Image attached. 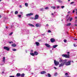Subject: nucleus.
Returning a JSON list of instances; mask_svg holds the SVG:
<instances>
[{"mask_svg":"<svg viewBox=\"0 0 77 77\" xmlns=\"http://www.w3.org/2000/svg\"><path fill=\"white\" fill-rule=\"evenodd\" d=\"M17 77H20V76H21V74L18 73L16 75Z\"/></svg>","mask_w":77,"mask_h":77,"instance_id":"1a4fd4ad","label":"nucleus"},{"mask_svg":"<svg viewBox=\"0 0 77 77\" xmlns=\"http://www.w3.org/2000/svg\"><path fill=\"white\" fill-rule=\"evenodd\" d=\"M75 26H77V24H75Z\"/></svg>","mask_w":77,"mask_h":77,"instance_id":"864d4df0","label":"nucleus"},{"mask_svg":"<svg viewBox=\"0 0 77 77\" xmlns=\"http://www.w3.org/2000/svg\"><path fill=\"white\" fill-rule=\"evenodd\" d=\"M45 73H46L45 71H43L41 72V74H45Z\"/></svg>","mask_w":77,"mask_h":77,"instance_id":"ddd939ff","label":"nucleus"},{"mask_svg":"<svg viewBox=\"0 0 77 77\" xmlns=\"http://www.w3.org/2000/svg\"><path fill=\"white\" fill-rule=\"evenodd\" d=\"M67 54H69V52H67Z\"/></svg>","mask_w":77,"mask_h":77,"instance_id":"4d7b16f0","label":"nucleus"},{"mask_svg":"<svg viewBox=\"0 0 77 77\" xmlns=\"http://www.w3.org/2000/svg\"><path fill=\"white\" fill-rule=\"evenodd\" d=\"M38 52L36 51H35L34 52V54L35 55H38Z\"/></svg>","mask_w":77,"mask_h":77,"instance_id":"f3484780","label":"nucleus"},{"mask_svg":"<svg viewBox=\"0 0 77 77\" xmlns=\"http://www.w3.org/2000/svg\"><path fill=\"white\" fill-rule=\"evenodd\" d=\"M20 14H23V12H20Z\"/></svg>","mask_w":77,"mask_h":77,"instance_id":"0e129e2a","label":"nucleus"},{"mask_svg":"<svg viewBox=\"0 0 77 77\" xmlns=\"http://www.w3.org/2000/svg\"><path fill=\"white\" fill-rule=\"evenodd\" d=\"M45 9H48V7H46V8H45Z\"/></svg>","mask_w":77,"mask_h":77,"instance_id":"72a5a7b5","label":"nucleus"},{"mask_svg":"<svg viewBox=\"0 0 77 77\" xmlns=\"http://www.w3.org/2000/svg\"><path fill=\"white\" fill-rule=\"evenodd\" d=\"M75 23H77V20H75Z\"/></svg>","mask_w":77,"mask_h":77,"instance_id":"ea45409f","label":"nucleus"},{"mask_svg":"<svg viewBox=\"0 0 77 77\" xmlns=\"http://www.w3.org/2000/svg\"><path fill=\"white\" fill-rule=\"evenodd\" d=\"M2 74L4 73V72H2Z\"/></svg>","mask_w":77,"mask_h":77,"instance_id":"e2e57ef3","label":"nucleus"},{"mask_svg":"<svg viewBox=\"0 0 77 77\" xmlns=\"http://www.w3.org/2000/svg\"><path fill=\"white\" fill-rule=\"evenodd\" d=\"M59 62L60 63L59 65V67L63 66L65 64L66 66L70 65L71 62V61H69L66 62H67V60L66 59L63 60L60 58H59Z\"/></svg>","mask_w":77,"mask_h":77,"instance_id":"f257e3e1","label":"nucleus"},{"mask_svg":"<svg viewBox=\"0 0 77 77\" xmlns=\"http://www.w3.org/2000/svg\"><path fill=\"white\" fill-rule=\"evenodd\" d=\"M65 8V6H61V8L62 9H63Z\"/></svg>","mask_w":77,"mask_h":77,"instance_id":"f704fd0d","label":"nucleus"},{"mask_svg":"<svg viewBox=\"0 0 77 77\" xmlns=\"http://www.w3.org/2000/svg\"><path fill=\"white\" fill-rule=\"evenodd\" d=\"M18 17H19L20 18L21 17V15H18Z\"/></svg>","mask_w":77,"mask_h":77,"instance_id":"4c0bfd02","label":"nucleus"},{"mask_svg":"<svg viewBox=\"0 0 77 77\" xmlns=\"http://www.w3.org/2000/svg\"><path fill=\"white\" fill-rule=\"evenodd\" d=\"M72 12H73V13H74V12H75V11H74V10H73Z\"/></svg>","mask_w":77,"mask_h":77,"instance_id":"3c124183","label":"nucleus"},{"mask_svg":"<svg viewBox=\"0 0 77 77\" xmlns=\"http://www.w3.org/2000/svg\"><path fill=\"white\" fill-rule=\"evenodd\" d=\"M39 18V15H38L36 14L35 16V17L34 18L35 20H38Z\"/></svg>","mask_w":77,"mask_h":77,"instance_id":"20e7f679","label":"nucleus"},{"mask_svg":"<svg viewBox=\"0 0 77 77\" xmlns=\"http://www.w3.org/2000/svg\"><path fill=\"white\" fill-rule=\"evenodd\" d=\"M40 11H44V8H40Z\"/></svg>","mask_w":77,"mask_h":77,"instance_id":"6ab92c4d","label":"nucleus"},{"mask_svg":"<svg viewBox=\"0 0 77 77\" xmlns=\"http://www.w3.org/2000/svg\"><path fill=\"white\" fill-rule=\"evenodd\" d=\"M33 15V14L32 13H29V15L30 16H32V15Z\"/></svg>","mask_w":77,"mask_h":77,"instance_id":"c85d7f7f","label":"nucleus"},{"mask_svg":"<svg viewBox=\"0 0 77 77\" xmlns=\"http://www.w3.org/2000/svg\"><path fill=\"white\" fill-rule=\"evenodd\" d=\"M33 50H31V52H33Z\"/></svg>","mask_w":77,"mask_h":77,"instance_id":"8fccbe9b","label":"nucleus"},{"mask_svg":"<svg viewBox=\"0 0 77 77\" xmlns=\"http://www.w3.org/2000/svg\"><path fill=\"white\" fill-rule=\"evenodd\" d=\"M25 5L26 7H28V3H25Z\"/></svg>","mask_w":77,"mask_h":77,"instance_id":"a211bd4d","label":"nucleus"},{"mask_svg":"<svg viewBox=\"0 0 77 77\" xmlns=\"http://www.w3.org/2000/svg\"><path fill=\"white\" fill-rule=\"evenodd\" d=\"M54 63L55 65H58L59 64V62L57 61H56V60H54Z\"/></svg>","mask_w":77,"mask_h":77,"instance_id":"7ed1b4c3","label":"nucleus"},{"mask_svg":"<svg viewBox=\"0 0 77 77\" xmlns=\"http://www.w3.org/2000/svg\"><path fill=\"white\" fill-rule=\"evenodd\" d=\"M74 5V6H75V5H76L74 4V5Z\"/></svg>","mask_w":77,"mask_h":77,"instance_id":"774afa93","label":"nucleus"},{"mask_svg":"<svg viewBox=\"0 0 77 77\" xmlns=\"http://www.w3.org/2000/svg\"><path fill=\"white\" fill-rule=\"evenodd\" d=\"M31 19H32L33 20H35V18L33 17H30Z\"/></svg>","mask_w":77,"mask_h":77,"instance_id":"c756f323","label":"nucleus"},{"mask_svg":"<svg viewBox=\"0 0 77 77\" xmlns=\"http://www.w3.org/2000/svg\"><path fill=\"white\" fill-rule=\"evenodd\" d=\"M72 20H73V18H72V17L71 18L69 19L70 21H71Z\"/></svg>","mask_w":77,"mask_h":77,"instance_id":"393cba45","label":"nucleus"},{"mask_svg":"<svg viewBox=\"0 0 77 77\" xmlns=\"http://www.w3.org/2000/svg\"><path fill=\"white\" fill-rule=\"evenodd\" d=\"M69 15H67L66 16V18L67 19V18H68V17Z\"/></svg>","mask_w":77,"mask_h":77,"instance_id":"c03bdc74","label":"nucleus"},{"mask_svg":"<svg viewBox=\"0 0 77 77\" xmlns=\"http://www.w3.org/2000/svg\"><path fill=\"white\" fill-rule=\"evenodd\" d=\"M69 13H70V11H68V13L69 14Z\"/></svg>","mask_w":77,"mask_h":77,"instance_id":"052dcab7","label":"nucleus"},{"mask_svg":"<svg viewBox=\"0 0 77 77\" xmlns=\"http://www.w3.org/2000/svg\"><path fill=\"white\" fill-rule=\"evenodd\" d=\"M18 11H16L15 12V14H18Z\"/></svg>","mask_w":77,"mask_h":77,"instance_id":"a878e982","label":"nucleus"},{"mask_svg":"<svg viewBox=\"0 0 77 77\" xmlns=\"http://www.w3.org/2000/svg\"><path fill=\"white\" fill-rule=\"evenodd\" d=\"M71 23H69L67 24L66 26H69L70 25H71Z\"/></svg>","mask_w":77,"mask_h":77,"instance_id":"4be33fe9","label":"nucleus"},{"mask_svg":"<svg viewBox=\"0 0 77 77\" xmlns=\"http://www.w3.org/2000/svg\"><path fill=\"white\" fill-rule=\"evenodd\" d=\"M75 10H76V14H77V9H75Z\"/></svg>","mask_w":77,"mask_h":77,"instance_id":"5fc2aeb1","label":"nucleus"},{"mask_svg":"<svg viewBox=\"0 0 77 77\" xmlns=\"http://www.w3.org/2000/svg\"><path fill=\"white\" fill-rule=\"evenodd\" d=\"M57 2H59V3H61L62 2V1L60 0H57Z\"/></svg>","mask_w":77,"mask_h":77,"instance_id":"412c9836","label":"nucleus"},{"mask_svg":"<svg viewBox=\"0 0 77 77\" xmlns=\"http://www.w3.org/2000/svg\"><path fill=\"white\" fill-rule=\"evenodd\" d=\"M11 46H12V47H16V45L14 43V44H13Z\"/></svg>","mask_w":77,"mask_h":77,"instance_id":"4468645a","label":"nucleus"},{"mask_svg":"<svg viewBox=\"0 0 77 77\" xmlns=\"http://www.w3.org/2000/svg\"><path fill=\"white\" fill-rule=\"evenodd\" d=\"M3 61L4 62H5V57H3Z\"/></svg>","mask_w":77,"mask_h":77,"instance_id":"aec40b11","label":"nucleus"},{"mask_svg":"<svg viewBox=\"0 0 77 77\" xmlns=\"http://www.w3.org/2000/svg\"><path fill=\"white\" fill-rule=\"evenodd\" d=\"M20 8H22V6H21V5H20Z\"/></svg>","mask_w":77,"mask_h":77,"instance_id":"09e8293b","label":"nucleus"},{"mask_svg":"<svg viewBox=\"0 0 77 77\" xmlns=\"http://www.w3.org/2000/svg\"><path fill=\"white\" fill-rule=\"evenodd\" d=\"M28 25L29 26H31V27H35V26H34V25L32 24L29 23V24H28Z\"/></svg>","mask_w":77,"mask_h":77,"instance_id":"9d476101","label":"nucleus"},{"mask_svg":"<svg viewBox=\"0 0 77 77\" xmlns=\"http://www.w3.org/2000/svg\"><path fill=\"white\" fill-rule=\"evenodd\" d=\"M46 26H48V24H47L46 25Z\"/></svg>","mask_w":77,"mask_h":77,"instance_id":"bf43d9fd","label":"nucleus"},{"mask_svg":"<svg viewBox=\"0 0 77 77\" xmlns=\"http://www.w3.org/2000/svg\"><path fill=\"white\" fill-rule=\"evenodd\" d=\"M51 42L53 43L55 42V39L54 38H51Z\"/></svg>","mask_w":77,"mask_h":77,"instance_id":"39448f33","label":"nucleus"},{"mask_svg":"<svg viewBox=\"0 0 77 77\" xmlns=\"http://www.w3.org/2000/svg\"><path fill=\"white\" fill-rule=\"evenodd\" d=\"M13 26V25H11V28H12V26Z\"/></svg>","mask_w":77,"mask_h":77,"instance_id":"a18cd8bd","label":"nucleus"},{"mask_svg":"<svg viewBox=\"0 0 77 77\" xmlns=\"http://www.w3.org/2000/svg\"><path fill=\"white\" fill-rule=\"evenodd\" d=\"M35 44L36 45V46H39V43L36 42H35Z\"/></svg>","mask_w":77,"mask_h":77,"instance_id":"9b49d317","label":"nucleus"},{"mask_svg":"<svg viewBox=\"0 0 77 77\" xmlns=\"http://www.w3.org/2000/svg\"><path fill=\"white\" fill-rule=\"evenodd\" d=\"M62 57H66V58H69V54H62Z\"/></svg>","mask_w":77,"mask_h":77,"instance_id":"f03ea898","label":"nucleus"},{"mask_svg":"<svg viewBox=\"0 0 77 77\" xmlns=\"http://www.w3.org/2000/svg\"><path fill=\"white\" fill-rule=\"evenodd\" d=\"M68 2H70V0H68Z\"/></svg>","mask_w":77,"mask_h":77,"instance_id":"338daca9","label":"nucleus"},{"mask_svg":"<svg viewBox=\"0 0 77 77\" xmlns=\"http://www.w3.org/2000/svg\"><path fill=\"white\" fill-rule=\"evenodd\" d=\"M48 77H51V75H50V74L49 73H48Z\"/></svg>","mask_w":77,"mask_h":77,"instance_id":"b1692460","label":"nucleus"},{"mask_svg":"<svg viewBox=\"0 0 77 77\" xmlns=\"http://www.w3.org/2000/svg\"><path fill=\"white\" fill-rule=\"evenodd\" d=\"M8 42L9 43V44H11V43H13V42Z\"/></svg>","mask_w":77,"mask_h":77,"instance_id":"58836bf2","label":"nucleus"},{"mask_svg":"<svg viewBox=\"0 0 77 77\" xmlns=\"http://www.w3.org/2000/svg\"><path fill=\"white\" fill-rule=\"evenodd\" d=\"M48 32L49 33H51V31H50V30H48Z\"/></svg>","mask_w":77,"mask_h":77,"instance_id":"e433bc0d","label":"nucleus"},{"mask_svg":"<svg viewBox=\"0 0 77 77\" xmlns=\"http://www.w3.org/2000/svg\"><path fill=\"white\" fill-rule=\"evenodd\" d=\"M36 27H39L40 26V24L39 23H37L35 25Z\"/></svg>","mask_w":77,"mask_h":77,"instance_id":"6e6552de","label":"nucleus"},{"mask_svg":"<svg viewBox=\"0 0 77 77\" xmlns=\"http://www.w3.org/2000/svg\"><path fill=\"white\" fill-rule=\"evenodd\" d=\"M4 48L5 49V50H6L7 51H9V48L7 47H4Z\"/></svg>","mask_w":77,"mask_h":77,"instance_id":"423d86ee","label":"nucleus"},{"mask_svg":"<svg viewBox=\"0 0 77 77\" xmlns=\"http://www.w3.org/2000/svg\"><path fill=\"white\" fill-rule=\"evenodd\" d=\"M73 45H74V47H76V46H75V44H73Z\"/></svg>","mask_w":77,"mask_h":77,"instance_id":"a19ab883","label":"nucleus"},{"mask_svg":"<svg viewBox=\"0 0 77 77\" xmlns=\"http://www.w3.org/2000/svg\"><path fill=\"white\" fill-rule=\"evenodd\" d=\"M75 19H76L77 20V17L76 16L75 18Z\"/></svg>","mask_w":77,"mask_h":77,"instance_id":"49530a36","label":"nucleus"},{"mask_svg":"<svg viewBox=\"0 0 77 77\" xmlns=\"http://www.w3.org/2000/svg\"><path fill=\"white\" fill-rule=\"evenodd\" d=\"M24 75H25V74H24V73H23L20 75V76H21V77H23V76H24Z\"/></svg>","mask_w":77,"mask_h":77,"instance_id":"5701e85b","label":"nucleus"},{"mask_svg":"<svg viewBox=\"0 0 77 77\" xmlns=\"http://www.w3.org/2000/svg\"><path fill=\"white\" fill-rule=\"evenodd\" d=\"M51 15H54V14H53V13H51Z\"/></svg>","mask_w":77,"mask_h":77,"instance_id":"603ef678","label":"nucleus"},{"mask_svg":"<svg viewBox=\"0 0 77 77\" xmlns=\"http://www.w3.org/2000/svg\"><path fill=\"white\" fill-rule=\"evenodd\" d=\"M54 74L55 76H57V73L55 72L54 73Z\"/></svg>","mask_w":77,"mask_h":77,"instance_id":"bb28decb","label":"nucleus"},{"mask_svg":"<svg viewBox=\"0 0 77 77\" xmlns=\"http://www.w3.org/2000/svg\"><path fill=\"white\" fill-rule=\"evenodd\" d=\"M16 50L15 49H13V51H16Z\"/></svg>","mask_w":77,"mask_h":77,"instance_id":"473e14b6","label":"nucleus"},{"mask_svg":"<svg viewBox=\"0 0 77 77\" xmlns=\"http://www.w3.org/2000/svg\"><path fill=\"white\" fill-rule=\"evenodd\" d=\"M70 18V17H69V19H68L67 20V21H68V20H69V18Z\"/></svg>","mask_w":77,"mask_h":77,"instance_id":"de8ad7c7","label":"nucleus"},{"mask_svg":"<svg viewBox=\"0 0 77 77\" xmlns=\"http://www.w3.org/2000/svg\"><path fill=\"white\" fill-rule=\"evenodd\" d=\"M72 62V63H74V61H71Z\"/></svg>","mask_w":77,"mask_h":77,"instance_id":"680f3d73","label":"nucleus"},{"mask_svg":"<svg viewBox=\"0 0 77 77\" xmlns=\"http://www.w3.org/2000/svg\"><path fill=\"white\" fill-rule=\"evenodd\" d=\"M26 16H27V17H30V14H26Z\"/></svg>","mask_w":77,"mask_h":77,"instance_id":"cd10ccee","label":"nucleus"},{"mask_svg":"<svg viewBox=\"0 0 77 77\" xmlns=\"http://www.w3.org/2000/svg\"><path fill=\"white\" fill-rule=\"evenodd\" d=\"M51 8L52 9H56V7L54 6H51Z\"/></svg>","mask_w":77,"mask_h":77,"instance_id":"2eb2a0df","label":"nucleus"},{"mask_svg":"<svg viewBox=\"0 0 77 77\" xmlns=\"http://www.w3.org/2000/svg\"><path fill=\"white\" fill-rule=\"evenodd\" d=\"M66 41H67L65 39L64 40V42H66Z\"/></svg>","mask_w":77,"mask_h":77,"instance_id":"c9c22d12","label":"nucleus"},{"mask_svg":"<svg viewBox=\"0 0 77 77\" xmlns=\"http://www.w3.org/2000/svg\"><path fill=\"white\" fill-rule=\"evenodd\" d=\"M30 55H31V56H35V54L33 53H30Z\"/></svg>","mask_w":77,"mask_h":77,"instance_id":"dca6fc26","label":"nucleus"},{"mask_svg":"<svg viewBox=\"0 0 77 77\" xmlns=\"http://www.w3.org/2000/svg\"><path fill=\"white\" fill-rule=\"evenodd\" d=\"M73 3H74V2H72L70 3V5H72V4H73Z\"/></svg>","mask_w":77,"mask_h":77,"instance_id":"2f4dec72","label":"nucleus"},{"mask_svg":"<svg viewBox=\"0 0 77 77\" xmlns=\"http://www.w3.org/2000/svg\"><path fill=\"white\" fill-rule=\"evenodd\" d=\"M26 53H27V51L26 50Z\"/></svg>","mask_w":77,"mask_h":77,"instance_id":"13d9d810","label":"nucleus"},{"mask_svg":"<svg viewBox=\"0 0 77 77\" xmlns=\"http://www.w3.org/2000/svg\"><path fill=\"white\" fill-rule=\"evenodd\" d=\"M12 34H13V32H11L10 33L9 35H12Z\"/></svg>","mask_w":77,"mask_h":77,"instance_id":"7c9ffc66","label":"nucleus"},{"mask_svg":"<svg viewBox=\"0 0 77 77\" xmlns=\"http://www.w3.org/2000/svg\"><path fill=\"white\" fill-rule=\"evenodd\" d=\"M57 9H59V6H57Z\"/></svg>","mask_w":77,"mask_h":77,"instance_id":"79ce46f5","label":"nucleus"},{"mask_svg":"<svg viewBox=\"0 0 77 77\" xmlns=\"http://www.w3.org/2000/svg\"><path fill=\"white\" fill-rule=\"evenodd\" d=\"M74 40H75V41H76V40H77V39H74Z\"/></svg>","mask_w":77,"mask_h":77,"instance_id":"69168bd1","label":"nucleus"},{"mask_svg":"<svg viewBox=\"0 0 77 77\" xmlns=\"http://www.w3.org/2000/svg\"><path fill=\"white\" fill-rule=\"evenodd\" d=\"M9 77H15V76H14L11 75Z\"/></svg>","mask_w":77,"mask_h":77,"instance_id":"37998d69","label":"nucleus"},{"mask_svg":"<svg viewBox=\"0 0 77 77\" xmlns=\"http://www.w3.org/2000/svg\"><path fill=\"white\" fill-rule=\"evenodd\" d=\"M45 46L47 47H48V48H50V45L47 43L45 44Z\"/></svg>","mask_w":77,"mask_h":77,"instance_id":"0eeeda50","label":"nucleus"},{"mask_svg":"<svg viewBox=\"0 0 77 77\" xmlns=\"http://www.w3.org/2000/svg\"><path fill=\"white\" fill-rule=\"evenodd\" d=\"M54 68L55 69H57V68H56V67H54Z\"/></svg>","mask_w":77,"mask_h":77,"instance_id":"6e6d98bb","label":"nucleus"},{"mask_svg":"<svg viewBox=\"0 0 77 77\" xmlns=\"http://www.w3.org/2000/svg\"><path fill=\"white\" fill-rule=\"evenodd\" d=\"M58 45H54L53 46V48H56V47H57L58 46Z\"/></svg>","mask_w":77,"mask_h":77,"instance_id":"f8f14e48","label":"nucleus"}]
</instances>
